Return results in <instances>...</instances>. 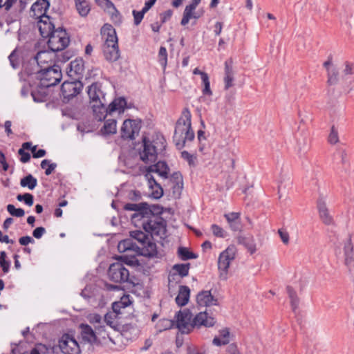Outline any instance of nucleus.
Listing matches in <instances>:
<instances>
[{"instance_id":"nucleus-36","label":"nucleus","mask_w":354,"mask_h":354,"mask_svg":"<svg viewBox=\"0 0 354 354\" xmlns=\"http://www.w3.org/2000/svg\"><path fill=\"white\" fill-rule=\"evenodd\" d=\"M96 333L98 337V343H106V339L112 341L104 325H97L95 326Z\"/></svg>"},{"instance_id":"nucleus-24","label":"nucleus","mask_w":354,"mask_h":354,"mask_svg":"<svg viewBox=\"0 0 354 354\" xmlns=\"http://www.w3.org/2000/svg\"><path fill=\"white\" fill-rule=\"evenodd\" d=\"M88 95L90 99V104L95 101H105L104 94L101 89V85L97 83L92 84L88 88Z\"/></svg>"},{"instance_id":"nucleus-12","label":"nucleus","mask_w":354,"mask_h":354,"mask_svg":"<svg viewBox=\"0 0 354 354\" xmlns=\"http://www.w3.org/2000/svg\"><path fill=\"white\" fill-rule=\"evenodd\" d=\"M82 89V84L80 81L64 82L61 87L62 96L69 100L76 96Z\"/></svg>"},{"instance_id":"nucleus-35","label":"nucleus","mask_w":354,"mask_h":354,"mask_svg":"<svg viewBox=\"0 0 354 354\" xmlns=\"http://www.w3.org/2000/svg\"><path fill=\"white\" fill-rule=\"evenodd\" d=\"M286 291L290 299V305L294 313H296L299 307V298L298 297L296 291L290 286L286 287Z\"/></svg>"},{"instance_id":"nucleus-63","label":"nucleus","mask_w":354,"mask_h":354,"mask_svg":"<svg viewBox=\"0 0 354 354\" xmlns=\"http://www.w3.org/2000/svg\"><path fill=\"white\" fill-rule=\"evenodd\" d=\"M229 224H230L231 228L234 231L241 230V219H239V220H238L236 221L232 222V223H230Z\"/></svg>"},{"instance_id":"nucleus-46","label":"nucleus","mask_w":354,"mask_h":354,"mask_svg":"<svg viewBox=\"0 0 354 354\" xmlns=\"http://www.w3.org/2000/svg\"><path fill=\"white\" fill-rule=\"evenodd\" d=\"M178 255L183 260H187L190 259H195L196 258V255H195L194 253L189 252L187 248L180 247L178 248Z\"/></svg>"},{"instance_id":"nucleus-49","label":"nucleus","mask_w":354,"mask_h":354,"mask_svg":"<svg viewBox=\"0 0 354 354\" xmlns=\"http://www.w3.org/2000/svg\"><path fill=\"white\" fill-rule=\"evenodd\" d=\"M158 56L161 65L165 67L167 62V52L165 47L161 46L160 48Z\"/></svg>"},{"instance_id":"nucleus-1","label":"nucleus","mask_w":354,"mask_h":354,"mask_svg":"<svg viewBox=\"0 0 354 354\" xmlns=\"http://www.w3.org/2000/svg\"><path fill=\"white\" fill-rule=\"evenodd\" d=\"M216 320L208 316L206 312H201L192 320V315L189 310L179 311L176 315V326L183 333H189L194 326H213Z\"/></svg>"},{"instance_id":"nucleus-37","label":"nucleus","mask_w":354,"mask_h":354,"mask_svg":"<svg viewBox=\"0 0 354 354\" xmlns=\"http://www.w3.org/2000/svg\"><path fill=\"white\" fill-rule=\"evenodd\" d=\"M20 185L23 187H28L29 189H33L37 185V180L31 174H28L21 179Z\"/></svg>"},{"instance_id":"nucleus-43","label":"nucleus","mask_w":354,"mask_h":354,"mask_svg":"<svg viewBox=\"0 0 354 354\" xmlns=\"http://www.w3.org/2000/svg\"><path fill=\"white\" fill-rule=\"evenodd\" d=\"M174 326V322L169 319H162L156 324L158 331L162 332L170 329Z\"/></svg>"},{"instance_id":"nucleus-53","label":"nucleus","mask_w":354,"mask_h":354,"mask_svg":"<svg viewBox=\"0 0 354 354\" xmlns=\"http://www.w3.org/2000/svg\"><path fill=\"white\" fill-rule=\"evenodd\" d=\"M17 0H0V8H3L6 10H9Z\"/></svg>"},{"instance_id":"nucleus-64","label":"nucleus","mask_w":354,"mask_h":354,"mask_svg":"<svg viewBox=\"0 0 354 354\" xmlns=\"http://www.w3.org/2000/svg\"><path fill=\"white\" fill-rule=\"evenodd\" d=\"M24 201L28 206H32L33 204V196L28 193L25 194V198H24Z\"/></svg>"},{"instance_id":"nucleus-5","label":"nucleus","mask_w":354,"mask_h":354,"mask_svg":"<svg viewBox=\"0 0 354 354\" xmlns=\"http://www.w3.org/2000/svg\"><path fill=\"white\" fill-rule=\"evenodd\" d=\"M37 78L40 80L42 86L50 87L59 83L62 77L60 67L57 65L48 66L37 71Z\"/></svg>"},{"instance_id":"nucleus-51","label":"nucleus","mask_w":354,"mask_h":354,"mask_svg":"<svg viewBox=\"0 0 354 354\" xmlns=\"http://www.w3.org/2000/svg\"><path fill=\"white\" fill-rule=\"evenodd\" d=\"M181 157L185 160H187L189 165H195L196 157L194 156V155L190 154L186 151H184L181 153Z\"/></svg>"},{"instance_id":"nucleus-27","label":"nucleus","mask_w":354,"mask_h":354,"mask_svg":"<svg viewBox=\"0 0 354 354\" xmlns=\"http://www.w3.org/2000/svg\"><path fill=\"white\" fill-rule=\"evenodd\" d=\"M128 108L127 103L124 97L115 98L109 105V114L113 112H118V113H124V110Z\"/></svg>"},{"instance_id":"nucleus-40","label":"nucleus","mask_w":354,"mask_h":354,"mask_svg":"<svg viewBox=\"0 0 354 354\" xmlns=\"http://www.w3.org/2000/svg\"><path fill=\"white\" fill-rule=\"evenodd\" d=\"M327 75V83L329 85H335L337 84L339 80V72L337 68L333 67L331 68H328Z\"/></svg>"},{"instance_id":"nucleus-17","label":"nucleus","mask_w":354,"mask_h":354,"mask_svg":"<svg viewBox=\"0 0 354 354\" xmlns=\"http://www.w3.org/2000/svg\"><path fill=\"white\" fill-rule=\"evenodd\" d=\"M124 209L127 211H133L135 213L132 215L131 219L135 223H138L140 220V216H144V213L149 209V207L147 203H127L124 206Z\"/></svg>"},{"instance_id":"nucleus-15","label":"nucleus","mask_w":354,"mask_h":354,"mask_svg":"<svg viewBox=\"0 0 354 354\" xmlns=\"http://www.w3.org/2000/svg\"><path fill=\"white\" fill-rule=\"evenodd\" d=\"M55 52L42 50L37 53L34 57V62L37 64L39 69L48 68V66H53L54 64Z\"/></svg>"},{"instance_id":"nucleus-22","label":"nucleus","mask_w":354,"mask_h":354,"mask_svg":"<svg viewBox=\"0 0 354 354\" xmlns=\"http://www.w3.org/2000/svg\"><path fill=\"white\" fill-rule=\"evenodd\" d=\"M101 35L104 39V44H115L118 42L115 30L110 24H106L102 27Z\"/></svg>"},{"instance_id":"nucleus-4","label":"nucleus","mask_w":354,"mask_h":354,"mask_svg":"<svg viewBox=\"0 0 354 354\" xmlns=\"http://www.w3.org/2000/svg\"><path fill=\"white\" fill-rule=\"evenodd\" d=\"M159 144L153 140L151 142L146 138L143 139V150L140 153V159L145 163L153 162L157 159L159 152L165 149V140L163 137H157Z\"/></svg>"},{"instance_id":"nucleus-39","label":"nucleus","mask_w":354,"mask_h":354,"mask_svg":"<svg viewBox=\"0 0 354 354\" xmlns=\"http://www.w3.org/2000/svg\"><path fill=\"white\" fill-rule=\"evenodd\" d=\"M245 249H246L247 252L250 255H253L257 251L258 248L255 240L252 236L248 238L245 237Z\"/></svg>"},{"instance_id":"nucleus-58","label":"nucleus","mask_w":354,"mask_h":354,"mask_svg":"<svg viewBox=\"0 0 354 354\" xmlns=\"http://www.w3.org/2000/svg\"><path fill=\"white\" fill-rule=\"evenodd\" d=\"M46 232V230L43 227H38L32 232V235L36 239H40Z\"/></svg>"},{"instance_id":"nucleus-57","label":"nucleus","mask_w":354,"mask_h":354,"mask_svg":"<svg viewBox=\"0 0 354 354\" xmlns=\"http://www.w3.org/2000/svg\"><path fill=\"white\" fill-rule=\"evenodd\" d=\"M88 320L92 324H97L102 325V317L98 314H92L88 317Z\"/></svg>"},{"instance_id":"nucleus-42","label":"nucleus","mask_w":354,"mask_h":354,"mask_svg":"<svg viewBox=\"0 0 354 354\" xmlns=\"http://www.w3.org/2000/svg\"><path fill=\"white\" fill-rule=\"evenodd\" d=\"M233 71L232 68H230L228 65V63L225 62V76L224 78L225 81V89H228L230 87L232 86L233 82Z\"/></svg>"},{"instance_id":"nucleus-30","label":"nucleus","mask_w":354,"mask_h":354,"mask_svg":"<svg viewBox=\"0 0 354 354\" xmlns=\"http://www.w3.org/2000/svg\"><path fill=\"white\" fill-rule=\"evenodd\" d=\"M190 290L187 286H180L178 294L176 297V302L180 306L186 305L189 301Z\"/></svg>"},{"instance_id":"nucleus-11","label":"nucleus","mask_w":354,"mask_h":354,"mask_svg":"<svg viewBox=\"0 0 354 354\" xmlns=\"http://www.w3.org/2000/svg\"><path fill=\"white\" fill-rule=\"evenodd\" d=\"M344 265L347 267L348 272L354 279V251L351 243V237L349 236L344 246Z\"/></svg>"},{"instance_id":"nucleus-62","label":"nucleus","mask_w":354,"mask_h":354,"mask_svg":"<svg viewBox=\"0 0 354 354\" xmlns=\"http://www.w3.org/2000/svg\"><path fill=\"white\" fill-rule=\"evenodd\" d=\"M0 266L3 271V272L7 273L10 269V262L6 261V259H1L0 261Z\"/></svg>"},{"instance_id":"nucleus-50","label":"nucleus","mask_w":354,"mask_h":354,"mask_svg":"<svg viewBox=\"0 0 354 354\" xmlns=\"http://www.w3.org/2000/svg\"><path fill=\"white\" fill-rule=\"evenodd\" d=\"M328 141L330 144H336L339 141L338 133L336 128L333 126L328 136Z\"/></svg>"},{"instance_id":"nucleus-8","label":"nucleus","mask_w":354,"mask_h":354,"mask_svg":"<svg viewBox=\"0 0 354 354\" xmlns=\"http://www.w3.org/2000/svg\"><path fill=\"white\" fill-rule=\"evenodd\" d=\"M236 249L234 247H228L218 257V268L220 270L221 278L225 279L227 269L230 261L235 258Z\"/></svg>"},{"instance_id":"nucleus-34","label":"nucleus","mask_w":354,"mask_h":354,"mask_svg":"<svg viewBox=\"0 0 354 354\" xmlns=\"http://www.w3.org/2000/svg\"><path fill=\"white\" fill-rule=\"evenodd\" d=\"M117 131V122L115 119L106 120L101 129L103 135L115 134Z\"/></svg>"},{"instance_id":"nucleus-61","label":"nucleus","mask_w":354,"mask_h":354,"mask_svg":"<svg viewBox=\"0 0 354 354\" xmlns=\"http://www.w3.org/2000/svg\"><path fill=\"white\" fill-rule=\"evenodd\" d=\"M212 343L214 345H216V346H220L221 345H225V344H227V340H223L222 339V337H221L220 336L219 337H215L214 339H213V341H212Z\"/></svg>"},{"instance_id":"nucleus-16","label":"nucleus","mask_w":354,"mask_h":354,"mask_svg":"<svg viewBox=\"0 0 354 354\" xmlns=\"http://www.w3.org/2000/svg\"><path fill=\"white\" fill-rule=\"evenodd\" d=\"M102 51L105 59L111 62L118 60L120 57L118 42L115 44H104Z\"/></svg>"},{"instance_id":"nucleus-2","label":"nucleus","mask_w":354,"mask_h":354,"mask_svg":"<svg viewBox=\"0 0 354 354\" xmlns=\"http://www.w3.org/2000/svg\"><path fill=\"white\" fill-rule=\"evenodd\" d=\"M194 138V133L191 125V113L188 109H185L176 122L174 142L178 149H181L187 141H191Z\"/></svg>"},{"instance_id":"nucleus-3","label":"nucleus","mask_w":354,"mask_h":354,"mask_svg":"<svg viewBox=\"0 0 354 354\" xmlns=\"http://www.w3.org/2000/svg\"><path fill=\"white\" fill-rule=\"evenodd\" d=\"M140 216V220L138 221L140 225L143 227L145 232L150 233L151 235L163 238L166 234V222L165 220L156 215L151 209L145 211L144 216Z\"/></svg>"},{"instance_id":"nucleus-28","label":"nucleus","mask_w":354,"mask_h":354,"mask_svg":"<svg viewBox=\"0 0 354 354\" xmlns=\"http://www.w3.org/2000/svg\"><path fill=\"white\" fill-rule=\"evenodd\" d=\"M310 149V140L306 136L297 138V153L299 158H303Z\"/></svg>"},{"instance_id":"nucleus-44","label":"nucleus","mask_w":354,"mask_h":354,"mask_svg":"<svg viewBox=\"0 0 354 354\" xmlns=\"http://www.w3.org/2000/svg\"><path fill=\"white\" fill-rule=\"evenodd\" d=\"M189 269V263L176 264L173 266L174 270L181 277L188 275Z\"/></svg>"},{"instance_id":"nucleus-31","label":"nucleus","mask_w":354,"mask_h":354,"mask_svg":"<svg viewBox=\"0 0 354 354\" xmlns=\"http://www.w3.org/2000/svg\"><path fill=\"white\" fill-rule=\"evenodd\" d=\"M84 71V66L82 59H76L71 62L69 71L71 76L76 75L77 78H80L83 75Z\"/></svg>"},{"instance_id":"nucleus-55","label":"nucleus","mask_w":354,"mask_h":354,"mask_svg":"<svg viewBox=\"0 0 354 354\" xmlns=\"http://www.w3.org/2000/svg\"><path fill=\"white\" fill-rule=\"evenodd\" d=\"M278 234H279L282 242L286 245L288 244V243H289L288 232L283 229H279L278 230Z\"/></svg>"},{"instance_id":"nucleus-14","label":"nucleus","mask_w":354,"mask_h":354,"mask_svg":"<svg viewBox=\"0 0 354 354\" xmlns=\"http://www.w3.org/2000/svg\"><path fill=\"white\" fill-rule=\"evenodd\" d=\"M80 335L82 342L93 345L98 343V337L96 333V330L93 329L88 324H81L79 326Z\"/></svg>"},{"instance_id":"nucleus-47","label":"nucleus","mask_w":354,"mask_h":354,"mask_svg":"<svg viewBox=\"0 0 354 354\" xmlns=\"http://www.w3.org/2000/svg\"><path fill=\"white\" fill-rule=\"evenodd\" d=\"M8 212L14 216L22 217L25 214V212L21 208H16L15 205L9 204L7 205Z\"/></svg>"},{"instance_id":"nucleus-9","label":"nucleus","mask_w":354,"mask_h":354,"mask_svg":"<svg viewBox=\"0 0 354 354\" xmlns=\"http://www.w3.org/2000/svg\"><path fill=\"white\" fill-rule=\"evenodd\" d=\"M59 346L64 354H80V346L77 340L68 334L62 335Z\"/></svg>"},{"instance_id":"nucleus-25","label":"nucleus","mask_w":354,"mask_h":354,"mask_svg":"<svg viewBox=\"0 0 354 354\" xmlns=\"http://www.w3.org/2000/svg\"><path fill=\"white\" fill-rule=\"evenodd\" d=\"M198 305L201 306H210L218 305L217 299L212 295L210 291H202L199 292L196 297Z\"/></svg>"},{"instance_id":"nucleus-38","label":"nucleus","mask_w":354,"mask_h":354,"mask_svg":"<svg viewBox=\"0 0 354 354\" xmlns=\"http://www.w3.org/2000/svg\"><path fill=\"white\" fill-rule=\"evenodd\" d=\"M131 237L136 240L138 243L142 246L146 243V241L149 239V236L140 230L131 231L130 232Z\"/></svg>"},{"instance_id":"nucleus-48","label":"nucleus","mask_w":354,"mask_h":354,"mask_svg":"<svg viewBox=\"0 0 354 354\" xmlns=\"http://www.w3.org/2000/svg\"><path fill=\"white\" fill-rule=\"evenodd\" d=\"M118 315L115 314L113 311L112 313H108L105 315L104 321L111 328H114L116 326L114 319L116 318Z\"/></svg>"},{"instance_id":"nucleus-6","label":"nucleus","mask_w":354,"mask_h":354,"mask_svg":"<svg viewBox=\"0 0 354 354\" xmlns=\"http://www.w3.org/2000/svg\"><path fill=\"white\" fill-rule=\"evenodd\" d=\"M48 37V46L52 52L64 50L70 42L66 31L62 28H57Z\"/></svg>"},{"instance_id":"nucleus-7","label":"nucleus","mask_w":354,"mask_h":354,"mask_svg":"<svg viewBox=\"0 0 354 354\" xmlns=\"http://www.w3.org/2000/svg\"><path fill=\"white\" fill-rule=\"evenodd\" d=\"M110 280L115 283L131 282L129 279V272L120 262L111 264L108 270Z\"/></svg>"},{"instance_id":"nucleus-18","label":"nucleus","mask_w":354,"mask_h":354,"mask_svg":"<svg viewBox=\"0 0 354 354\" xmlns=\"http://www.w3.org/2000/svg\"><path fill=\"white\" fill-rule=\"evenodd\" d=\"M50 3L48 0H37L30 8V16L35 19H41L43 16H47L46 12Z\"/></svg>"},{"instance_id":"nucleus-19","label":"nucleus","mask_w":354,"mask_h":354,"mask_svg":"<svg viewBox=\"0 0 354 354\" xmlns=\"http://www.w3.org/2000/svg\"><path fill=\"white\" fill-rule=\"evenodd\" d=\"M145 177L148 182L150 196L155 199L161 198L163 195V189L160 185L156 182L153 175L149 173H146Z\"/></svg>"},{"instance_id":"nucleus-41","label":"nucleus","mask_w":354,"mask_h":354,"mask_svg":"<svg viewBox=\"0 0 354 354\" xmlns=\"http://www.w3.org/2000/svg\"><path fill=\"white\" fill-rule=\"evenodd\" d=\"M76 8L78 11L79 14L82 17H86L89 11H90V7L89 4L86 1H76Z\"/></svg>"},{"instance_id":"nucleus-21","label":"nucleus","mask_w":354,"mask_h":354,"mask_svg":"<svg viewBox=\"0 0 354 354\" xmlns=\"http://www.w3.org/2000/svg\"><path fill=\"white\" fill-rule=\"evenodd\" d=\"M105 101H95V103L90 104L91 109L93 111V115L98 121H102L105 119L107 114H109V106L106 107L104 105Z\"/></svg>"},{"instance_id":"nucleus-20","label":"nucleus","mask_w":354,"mask_h":354,"mask_svg":"<svg viewBox=\"0 0 354 354\" xmlns=\"http://www.w3.org/2000/svg\"><path fill=\"white\" fill-rule=\"evenodd\" d=\"M37 26L43 37H48L56 30L49 16H43L39 19L37 21Z\"/></svg>"},{"instance_id":"nucleus-26","label":"nucleus","mask_w":354,"mask_h":354,"mask_svg":"<svg viewBox=\"0 0 354 354\" xmlns=\"http://www.w3.org/2000/svg\"><path fill=\"white\" fill-rule=\"evenodd\" d=\"M317 209L319 213L321 220L326 225L333 223V217L330 215L328 209L326 207V202L323 198H319L317 201Z\"/></svg>"},{"instance_id":"nucleus-33","label":"nucleus","mask_w":354,"mask_h":354,"mask_svg":"<svg viewBox=\"0 0 354 354\" xmlns=\"http://www.w3.org/2000/svg\"><path fill=\"white\" fill-rule=\"evenodd\" d=\"M195 10L196 8L190 6H187L185 7L182 20L180 21V24L182 26L187 25L191 19H197L201 17L200 15H198L197 12H195Z\"/></svg>"},{"instance_id":"nucleus-32","label":"nucleus","mask_w":354,"mask_h":354,"mask_svg":"<svg viewBox=\"0 0 354 354\" xmlns=\"http://www.w3.org/2000/svg\"><path fill=\"white\" fill-rule=\"evenodd\" d=\"M131 304L129 295L122 296L120 301H115L112 304V309L115 314L119 315L122 313L121 310L129 306Z\"/></svg>"},{"instance_id":"nucleus-60","label":"nucleus","mask_w":354,"mask_h":354,"mask_svg":"<svg viewBox=\"0 0 354 354\" xmlns=\"http://www.w3.org/2000/svg\"><path fill=\"white\" fill-rule=\"evenodd\" d=\"M225 217L229 223L236 221L240 219V214L239 213H231L230 214L225 215Z\"/></svg>"},{"instance_id":"nucleus-23","label":"nucleus","mask_w":354,"mask_h":354,"mask_svg":"<svg viewBox=\"0 0 354 354\" xmlns=\"http://www.w3.org/2000/svg\"><path fill=\"white\" fill-rule=\"evenodd\" d=\"M169 169L163 161H159L156 164L148 167L146 169V173H156L161 178L166 179L168 177Z\"/></svg>"},{"instance_id":"nucleus-13","label":"nucleus","mask_w":354,"mask_h":354,"mask_svg":"<svg viewBox=\"0 0 354 354\" xmlns=\"http://www.w3.org/2000/svg\"><path fill=\"white\" fill-rule=\"evenodd\" d=\"M118 250L120 253H129V254L122 256L121 259H126L127 256L135 257L139 254L140 246L133 243L131 239H127L119 242Z\"/></svg>"},{"instance_id":"nucleus-52","label":"nucleus","mask_w":354,"mask_h":354,"mask_svg":"<svg viewBox=\"0 0 354 354\" xmlns=\"http://www.w3.org/2000/svg\"><path fill=\"white\" fill-rule=\"evenodd\" d=\"M146 13V12H144L143 10L141 11H133V15L134 17V24L138 26L141 22L142 19H143L144 15Z\"/></svg>"},{"instance_id":"nucleus-56","label":"nucleus","mask_w":354,"mask_h":354,"mask_svg":"<svg viewBox=\"0 0 354 354\" xmlns=\"http://www.w3.org/2000/svg\"><path fill=\"white\" fill-rule=\"evenodd\" d=\"M18 153L20 155V156H21L20 160L23 163H26V162H28L30 160V153H28V152H26L22 149H19Z\"/></svg>"},{"instance_id":"nucleus-59","label":"nucleus","mask_w":354,"mask_h":354,"mask_svg":"<svg viewBox=\"0 0 354 354\" xmlns=\"http://www.w3.org/2000/svg\"><path fill=\"white\" fill-rule=\"evenodd\" d=\"M34 241H35L34 239L30 236H22V237L19 238V243L21 245H25V246H26L29 243H34Z\"/></svg>"},{"instance_id":"nucleus-29","label":"nucleus","mask_w":354,"mask_h":354,"mask_svg":"<svg viewBox=\"0 0 354 354\" xmlns=\"http://www.w3.org/2000/svg\"><path fill=\"white\" fill-rule=\"evenodd\" d=\"M156 245L154 243L151 242L149 239L146 241V243L140 246L139 254L145 257H156L157 256Z\"/></svg>"},{"instance_id":"nucleus-10","label":"nucleus","mask_w":354,"mask_h":354,"mask_svg":"<svg viewBox=\"0 0 354 354\" xmlns=\"http://www.w3.org/2000/svg\"><path fill=\"white\" fill-rule=\"evenodd\" d=\"M140 121L137 120H125L121 128V136L124 139L133 140L140 131Z\"/></svg>"},{"instance_id":"nucleus-54","label":"nucleus","mask_w":354,"mask_h":354,"mask_svg":"<svg viewBox=\"0 0 354 354\" xmlns=\"http://www.w3.org/2000/svg\"><path fill=\"white\" fill-rule=\"evenodd\" d=\"M212 230L214 235L218 237H225V233L224 230L217 225H212Z\"/></svg>"},{"instance_id":"nucleus-45","label":"nucleus","mask_w":354,"mask_h":354,"mask_svg":"<svg viewBox=\"0 0 354 354\" xmlns=\"http://www.w3.org/2000/svg\"><path fill=\"white\" fill-rule=\"evenodd\" d=\"M201 80L203 85V88L202 90L203 94L211 96L212 95V91L210 88V82L208 74H203V79Z\"/></svg>"}]
</instances>
